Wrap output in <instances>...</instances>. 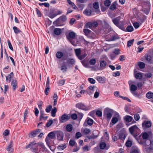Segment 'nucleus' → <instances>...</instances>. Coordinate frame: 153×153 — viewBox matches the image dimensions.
<instances>
[{"label":"nucleus","mask_w":153,"mask_h":153,"mask_svg":"<svg viewBox=\"0 0 153 153\" xmlns=\"http://www.w3.org/2000/svg\"><path fill=\"white\" fill-rule=\"evenodd\" d=\"M141 131L138 126L134 125V137L137 142L141 145L145 143L146 145L148 146L152 143L151 141L149 140V136L152 135V132H149L148 133L146 132H143L139 136Z\"/></svg>","instance_id":"obj_1"},{"label":"nucleus","mask_w":153,"mask_h":153,"mask_svg":"<svg viewBox=\"0 0 153 153\" xmlns=\"http://www.w3.org/2000/svg\"><path fill=\"white\" fill-rule=\"evenodd\" d=\"M150 0H143L142 2V11L148 15L150 10Z\"/></svg>","instance_id":"obj_2"},{"label":"nucleus","mask_w":153,"mask_h":153,"mask_svg":"<svg viewBox=\"0 0 153 153\" xmlns=\"http://www.w3.org/2000/svg\"><path fill=\"white\" fill-rule=\"evenodd\" d=\"M76 35V33L73 31L70 32L68 36H67L68 39L70 41L72 44L75 46H76L78 43V41H76V42H75L73 40L75 39Z\"/></svg>","instance_id":"obj_3"},{"label":"nucleus","mask_w":153,"mask_h":153,"mask_svg":"<svg viewBox=\"0 0 153 153\" xmlns=\"http://www.w3.org/2000/svg\"><path fill=\"white\" fill-rule=\"evenodd\" d=\"M104 115L108 119H110L112 115L111 110L108 108H106L104 110Z\"/></svg>","instance_id":"obj_4"},{"label":"nucleus","mask_w":153,"mask_h":153,"mask_svg":"<svg viewBox=\"0 0 153 153\" xmlns=\"http://www.w3.org/2000/svg\"><path fill=\"white\" fill-rule=\"evenodd\" d=\"M86 26L90 28L92 27H96L98 25V23L97 21H93L92 22H89L86 24Z\"/></svg>","instance_id":"obj_5"},{"label":"nucleus","mask_w":153,"mask_h":153,"mask_svg":"<svg viewBox=\"0 0 153 153\" xmlns=\"http://www.w3.org/2000/svg\"><path fill=\"white\" fill-rule=\"evenodd\" d=\"M40 129H37L30 132L28 134L29 137L31 138L35 137L40 132Z\"/></svg>","instance_id":"obj_6"},{"label":"nucleus","mask_w":153,"mask_h":153,"mask_svg":"<svg viewBox=\"0 0 153 153\" xmlns=\"http://www.w3.org/2000/svg\"><path fill=\"white\" fill-rule=\"evenodd\" d=\"M71 118L70 115L69 114H64L62 116L61 119L60 120V121L61 123H64Z\"/></svg>","instance_id":"obj_7"},{"label":"nucleus","mask_w":153,"mask_h":153,"mask_svg":"<svg viewBox=\"0 0 153 153\" xmlns=\"http://www.w3.org/2000/svg\"><path fill=\"white\" fill-rule=\"evenodd\" d=\"M76 107L85 110H88L90 108V106L86 107L82 103H78L76 105Z\"/></svg>","instance_id":"obj_8"},{"label":"nucleus","mask_w":153,"mask_h":153,"mask_svg":"<svg viewBox=\"0 0 153 153\" xmlns=\"http://www.w3.org/2000/svg\"><path fill=\"white\" fill-rule=\"evenodd\" d=\"M56 133L58 140L60 141L63 140L64 137L63 132L60 131H56Z\"/></svg>","instance_id":"obj_9"},{"label":"nucleus","mask_w":153,"mask_h":153,"mask_svg":"<svg viewBox=\"0 0 153 153\" xmlns=\"http://www.w3.org/2000/svg\"><path fill=\"white\" fill-rule=\"evenodd\" d=\"M13 146V141H10L9 143L7 148V150L8 153H13V149L12 148Z\"/></svg>","instance_id":"obj_10"},{"label":"nucleus","mask_w":153,"mask_h":153,"mask_svg":"<svg viewBox=\"0 0 153 153\" xmlns=\"http://www.w3.org/2000/svg\"><path fill=\"white\" fill-rule=\"evenodd\" d=\"M120 18L117 17L113 19L112 21L114 25L119 28H121L122 26L119 25V24L121 23L120 22Z\"/></svg>","instance_id":"obj_11"},{"label":"nucleus","mask_w":153,"mask_h":153,"mask_svg":"<svg viewBox=\"0 0 153 153\" xmlns=\"http://www.w3.org/2000/svg\"><path fill=\"white\" fill-rule=\"evenodd\" d=\"M84 14L87 16H90L91 14V7L88 6L83 12Z\"/></svg>","instance_id":"obj_12"},{"label":"nucleus","mask_w":153,"mask_h":153,"mask_svg":"<svg viewBox=\"0 0 153 153\" xmlns=\"http://www.w3.org/2000/svg\"><path fill=\"white\" fill-rule=\"evenodd\" d=\"M100 70H102L105 68L107 65L106 62L103 60H100Z\"/></svg>","instance_id":"obj_13"},{"label":"nucleus","mask_w":153,"mask_h":153,"mask_svg":"<svg viewBox=\"0 0 153 153\" xmlns=\"http://www.w3.org/2000/svg\"><path fill=\"white\" fill-rule=\"evenodd\" d=\"M37 143L35 142V141H33L31 142L28 145H27L26 148L30 147H31L33 149L36 150L37 149Z\"/></svg>","instance_id":"obj_14"},{"label":"nucleus","mask_w":153,"mask_h":153,"mask_svg":"<svg viewBox=\"0 0 153 153\" xmlns=\"http://www.w3.org/2000/svg\"><path fill=\"white\" fill-rule=\"evenodd\" d=\"M128 84L130 86V90L132 94L134 93V82L132 80H130Z\"/></svg>","instance_id":"obj_15"},{"label":"nucleus","mask_w":153,"mask_h":153,"mask_svg":"<svg viewBox=\"0 0 153 153\" xmlns=\"http://www.w3.org/2000/svg\"><path fill=\"white\" fill-rule=\"evenodd\" d=\"M17 81L16 79H13L11 83V85L13 87V91H15L17 87Z\"/></svg>","instance_id":"obj_16"},{"label":"nucleus","mask_w":153,"mask_h":153,"mask_svg":"<svg viewBox=\"0 0 153 153\" xmlns=\"http://www.w3.org/2000/svg\"><path fill=\"white\" fill-rule=\"evenodd\" d=\"M56 134V131H52L48 134V137H49L50 139H53L55 137Z\"/></svg>","instance_id":"obj_17"},{"label":"nucleus","mask_w":153,"mask_h":153,"mask_svg":"<svg viewBox=\"0 0 153 153\" xmlns=\"http://www.w3.org/2000/svg\"><path fill=\"white\" fill-rule=\"evenodd\" d=\"M97 79L100 83H105L106 81L105 77L101 76H98L97 78Z\"/></svg>","instance_id":"obj_18"},{"label":"nucleus","mask_w":153,"mask_h":153,"mask_svg":"<svg viewBox=\"0 0 153 153\" xmlns=\"http://www.w3.org/2000/svg\"><path fill=\"white\" fill-rule=\"evenodd\" d=\"M143 126L144 125L146 127L148 128L151 126L152 124L151 122L149 121H145L142 124Z\"/></svg>","instance_id":"obj_19"},{"label":"nucleus","mask_w":153,"mask_h":153,"mask_svg":"<svg viewBox=\"0 0 153 153\" xmlns=\"http://www.w3.org/2000/svg\"><path fill=\"white\" fill-rule=\"evenodd\" d=\"M143 74L140 72L138 73L135 74V76L137 79H141L143 77Z\"/></svg>","instance_id":"obj_20"},{"label":"nucleus","mask_w":153,"mask_h":153,"mask_svg":"<svg viewBox=\"0 0 153 153\" xmlns=\"http://www.w3.org/2000/svg\"><path fill=\"white\" fill-rule=\"evenodd\" d=\"M66 129L67 131L71 132L73 129V126L71 124H68L66 126Z\"/></svg>","instance_id":"obj_21"},{"label":"nucleus","mask_w":153,"mask_h":153,"mask_svg":"<svg viewBox=\"0 0 153 153\" xmlns=\"http://www.w3.org/2000/svg\"><path fill=\"white\" fill-rule=\"evenodd\" d=\"M54 32L56 35H59L62 33V30L60 29L56 28L54 30Z\"/></svg>","instance_id":"obj_22"},{"label":"nucleus","mask_w":153,"mask_h":153,"mask_svg":"<svg viewBox=\"0 0 153 153\" xmlns=\"http://www.w3.org/2000/svg\"><path fill=\"white\" fill-rule=\"evenodd\" d=\"M63 56V53L60 51L58 52L56 54V57L58 59L61 58Z\"/></svg>","instance_id":"obj_23"},{"label":"nucleus","mask_w":153,"mask_h":153,"mask_svg":"<svg viewBox=\"0 0 153 153\" xmlns=\"http://www.w3.org/2000/svg\"><path fill=\"white\" fill-rule=\"evenodd\" d=\"M61 70L63 71V72H66L67 71V68L64 63H63L62 64V65H61Z\"/></svg>","instance_id":"obj_24"},{"label":"nucleus","mask_w":153,"mask_h":153,"mask_svg":"<svg viewBox=\"0 0 153 153\" xmlns=\"http://www.w3.org/2000/svg\"><path fill=\"white\" fill-rule=\"evenodd\" d=\"M36 145H37V149L38 148L39 149L41 148H43L44 147V145H43V143L42 142H39L38 143H37Z\"/></svg>","instance_id":"obj_25"},{"label":"nucleus","mask_w":153,"mask_h":153,"mask_svg":"<svg viewBox=\"0 0 153 153\" xmlns=\"http://www.w3.org/2000/svg\"><path fill=\"white\" fill-rule=\"evenodd\" d=\"M57 110L56 107H54L51 111V115L53 117L55 116V114L57 111Z\"/></svg>","instance_id":"obj_26"},{"label":"nucleus","mask_w":153,"mask_h":153,"mask_svg":"<svg viewBox=\"0 0 153 153\" xmlns=\"http://www.w3.org/2000/svg\"><path fill=\"white\" fill-rule=\"evenodd\" d=\"M138 65L141 69H143L145 67V65L144 63L140 62L138 63Z\"/></svg>","instance_id":"obj_27"},{"label":"nucleus","mask_w":153,"mask_h":153,"mask_svg":"<svg viewBox=\"0 0 153 153\" xmlns=\"http://www.w3.org/2000/svg\"><path fill=\"white\" fill-rule=\"evenodd\" d=\"M146 97L148 99H151L153 97V93L149 91L146 94Z\"/></svg>","instance_id":"obj_28"},{"label":"nucleus","mask_w":153,"mask_h":153,"mask_svg":"<svg viewBox=\"0 0 153 153\" xmlns=\"http://www.w3.org/2000/svg\"><path fill=\"white\" fill-rule=\"evenodd\" d=\"M67 62L68 63L71 64L72 65L74 64L75 62V61L74 59L71 58L68 59L67 60Z\"/></svg>","instance_id":"obj_29"},{"label":"nucleus","mask_w":153,"mask_h":153,"mask_svg":"<svg viewBox=\"0 0 153 153\" xmlns=\"http://www.w3.org/2000/svg\"><path fill=\"white\" fill-rule=\"evenodd\" d=\"M50 87L49 85H46V88L45 90V93L47 95L48 94V92L50 91Z\"/></svg>","instance_id":"obj_30"},{"label":"nucleus","mask_w":153,"mask_h":153,"mask_svg":"<svg viewBox=\"0 0 153 153\" xmlns=\"http://www.w3.org/2000/svg\"><path fill=\"white\" fill-rule=\"evenodd\" d=\"M75 51L77 57L81 54V50L80 48L75 49Z\"/></svg>","instance_id":"obj_31"},{"label":"nucleus","mask_w":153,"mask_h":153,"mask_svg":"<svg viewBox=\"0 0 153 153\" xmlns=\"http://www.w3.org/2000/svg\"><path fill=\"white\" fill-rule=\"evenodd\" d=\"M9 134L10 131L8 129L5 130L3 133V135L4 136H8Z\"/></svg>","instance_id":"obj_32"},{"label":"nucleus","mask_w":153,"mask_h":153,"mask_svg":"<svg viewBox=\"0 0 153 153\" xmlns=\"http://www.w3.org/2000/svg\"><path fill=\"white\" fill-rule=\"evenodd\" d=\"M125 119L126 122H129L132 120V117L130 116H127L125 117Z\"/></svg>","instance_id":"obj_33"},{"label":"nucleus","mask_w":153,"mask_h":153,"mask_svg":"<svg viewBox=\"0 0 153 153\" xmlns=\"http://www.w3.org/2000/svg\"><path fill=\"white\" fill-rule=\"evenodd\" d=\"M66 147L65 144H64L61 146H59L57 148L59 150H63Z\"/></svg>","instance_id":"obj_34"},{"label":"nucleus","mask_w":153,"mask_h":153,"mask_svg":"<svg viewBox=\"0 0 153 153\" xmlns=\"http://www.w3.org/2000/svg\"><path fill=\"white\" fill-rule=\"evenodd\" d=\"M87 122L88 125L91 126L93 123V121L91 119L88 118L87 121Z\"/></svg>","instance_id":"obj_35"},{"label":"nucleus","mask_w":153,"mask_h":153,"mask_svg":"<svg viewBox=\"0 0 153 153\" xmlns=\"http://www.w3.org/2000/svg\"><path fill=\"white\" fill-rule=\"evenodd\" d=\"M28 114L27 110V109L25 110V112L24 116V123L26 122V119L27 118V114Z\"/></svg>","instance_id":"obj_36"},{"label":"nucleus","mask_w":153,"mask_h":153,"mask_svg":"<svg viewBox=\"0 0 153 153\" xmlns=\"http://www.w3.org/2000/svg\"><path fill=\"white\" fill-rule=\"evenodd\" d=\"M110 9L111 10H113L114 9L116 8V4L115 3H114L113 4H112L111 6L110 7Z\"/></svg>","instance_id":"obj_37"},{"label":"nucleus","mask_w":153,"mask_h":153,"mask_svg":"<svg viewBox=\"0 0 153 153\" xmlns=\"http://www.w3.org/2000/svg\"><path fill=\"white\" fill-rule=\"evenodd\" d=\"M129 131L130 133L134 136V126L131 127L129 128Z\"/></svg>","instance_id":"obj_38"},{"label":"nucleus","mask_w":153,"mask_h":153,"mask_svg":"<svg viewBox=\"0 0 153 153\" xmlns=\"http://www.w3.org/2000/svg\"><path fill=\"white\" fill-rule=\"evenodd\" d=\"M134 39L128 41L127 42V46L128 47L131 46L132 45H133Z\"/></svg>","instance_id":"obj_39"},{"label":"nucleus","mask_w":153,"mask_h":153,"mask_svg":"<svg viewBox=\"0 0 153 153\" xmlns=\"http://www.w3.org/2000/svg\"><path fill=\"white\" fill-rule=\"evenodd\" d=\"M13 72L11 73L8 76H6V80L7 81L8 80V78L10 79L11 78L13 77Z\"/></svg>","instance_id":"obj_40"},{"label":"nucleus","mask_w":153,"mask_h":153,"mask_svg":"<svg viewBox=\"0 0 153 153\" xmlns=\"http://www.w3.org/2000/svg\"><path fill=\"white\" fill-rule=\"evenodd\" d=\"M75 143L76 142L74 140H70L69 144V145H70V146H74Z\"/></svg>","instance_id":"obj_41"},{"label":"nucleus","mask_w":153,"mask_h":153,"mask_svg":"<svg viewBox=\"0 0 153 153\" xmlns=\"http://www.w3.org/2000/svg\"><path fill=\"white\" fill-rule=\"evenodd\" d=\"M145 58L146 60L148 62H150L151 59V57L150 55H146Z\"/></svg>","instance_id":"obj_42"},{"label":"nucleus","mask_w":153,"mask_h":153,"mask_svg":"<svg viewBox=\"0 0 153 153\" xmlns=\"http://www.w3.org/2000/svg\"><path fill=\"white\" fill-rule=\"evenodd\" d=\"M86 54H84L81 55V54L77 56L78 58L80 60L83 59L86 56Z\"/></svg>","instance_id":"obj_43"},{"label":"nucleus","mask_w":153,"mask_h":153,"mask_svg":"<svg viewBox=\"0 0 153 153\" xmlns=\"http://www.w3.org/2000/svg\"><path fill=\"white\" fill-rule=\"evenodd\" d=\"M13 29L15 33L16 34H17L21 32V31H20L18 28H17L16 27L14 26L13 27Z\"/></svg>","instance_id":"obj_44"},{"label":"nucleus","mask_w":153,"mask_h":153,"mask_svg":"<svg viewBox=\"0 0 153 153\" xmlns=\"http://www.w3.org/2000/svg\"><path fill=\"white\" fill-rule=\"evenodd\" d=\"M96 62V60L95 59H92L90 60L89 63L91 65H94L95 64Z\"/></svg>","instance_id":"obj_45"},{"label":"nucleus","mask_w":153,"mask_h":153,"mask_svg":"<svg viewBox=\"0 0 153 153\" xmlns=\"http://www.w3.org/2000/svg\"><path fill=\"white\" fill-rule=\"evenodd\" d=\"M126 138L125 134L123 133H121L119 134V138L122 140H124Z\"/></svg>","instance_id":"obj_46"},{"label":"nucleus","mask_w":153,"mask_h":153,"mask_svg":"<svg viewBox=\"0 0 153 153\" xmlns=\"http://www.w3.org/2000/svg\"><path fill=\"white\" fill-rule=\"evenodd\" d=\"M132 144V142L131 141L128 140L126 143V145L128 147H130L131 146Z\"/></svg>","instance_id":"obj_47"},{"label":"nucleus","mask_w":153,"mask_h":153,"mask_svg":"<svg viewBox=\"0 0 153 153\" xmlns=\"http://www.w3.org/2000/svg\"><path fill=\"white\" fill-rule=\"evenodd\" d=\"M93 7L94 8L96 9H98L99 7L98 3L97 2L94 3L93 4Z\"/></svg>","instance_id":"obj_48"},{"label":"nucleus","mask_w":153,"mask_h":153,"mask_svg":"<svg viewBox=\"0 0 153 153\" xmlns=\"http://www.w3.org/2000/svg\"><path fill=\"white\" fill-rule=\"evenodd\" d=\"M53 122L52 120H50L46 123V126L47 127H50L53 124Z\"/></svg>","instance_id":"obj_49"},{"label":"nucleus","mask_w":153,"mask_h":153,"mask_svg":"<svg viewBox=\"0 0 153 153\" xmlns=\"http://www.w3.org/2000/svg\"><path fill=\"white\" fill-rule=\"evenodd\" d=\"M52 108V106L51 105H50L48 106L46 108L45 111L46 112L48 113L51 110Z\"/></svg>","instance_id":"obj_50"},{"label":"nucleus","mask_w":153,"mask_h":153,"mask_svg":"<svg viewBox=\"0 0 153 153\" xmlns=\"http://www.w3.org/2000/svg\"><path fill=\"white\" fill-rule=\"evenodd\" d=\"M118 121V118L116 117H113L111 120V122L114 124L116 123Z\"/></svg>","instance_id":"obj_51"},{"label":"nucleus","mask_w":153,"mask_h":153,"mask_svg":"<svg viewBox=\"0 0 153 153\" xmlns=\"http://www.w3.org/2000/svg\"><path fill=\"white\" fill-rule=\"evenodd\" d=\"M71 118L73 120H75L77 118V115L75 114H74L70 115Z\"/></svg>","instance_id":"obj_52"},{"label":"nucleus","mask_w":153,"mask_h":153,"mask_svg":"<svg viewBox=\"0 0 153 153\" xmlns=\"http://www.w3.org/2000/svg\"><path fill=\"white\" fill-rule=\"evenodd\" d=\"M111 4V1L109 0H106L105 1L104 4L106 6H109Z\"/></svg>","instance_id":"obj_53"},{"label":"nucleus","mask_w":153,"mask_h":153,"mask_svg":"<svg viewBox=\"0 0 153 153\" xmlns=\"http://www.w3.org/2000/svg\"><path fill=\"white\" fill-rule=\"evenodd\" d=\"M106 145L105 143H102L100 144V148L101 149H104L106 147Z\"/></svg>","instance_id":"obj_54"},{"label":"nucleus","mask_w":153,"mask_h":153,"mask_svg":"<svg viewBox=\"0 0 153 153\" xmlns=\"http://www.w3.org/2000/svg\"><path fill=\"white\" fill-rule=\"evenodd\" d=\"M82 64L85 67L88 68L89 67L88 64L85 61L83 60L81 62Z\"/></svg>","instance_id":"obj_55"},{"label":"nucleus","mask_w":153,"mask_h":153,"mask_svg":"<svg viewBox=\"0 0 153 153\" xmlns=\"http://www.w3.org/2000/svg\"><path fill=\"white\" fill-rule=\"evenodd\" d=\"M140 118L139 115L138 114H134V120L136 121H138Z\"/></svg>","instance_id":"obj_56"},{"label":"nucleus","mask_w":153,"mask_h":153,"mask_svg":"<svg viewBox=\"0 0 153 153\" xmlns=\"http://www.w3.org/2000/svg\"><path fill=\"white\" fill-rule=\"evenodd\" d=\"M7 43L8 44V45L9 47V48L12 51H13V47L12 46V45L10 42V41L9 40H8L7 41Z\"/></svg>","instance_id":"obj_57"},{"label":"nucleus","mask_w":153,"mask_h":153,"mask_svg":"<svg viewBox=\"0 0 153 153\" xmlns=\"http://www.w3.org/2000/svg\"><path fill=\"white\" fill-rule=\"evenodd\" d=\"M82 136L81 133L79 132H77L76 134L75 137L77 139L79 138Z\"/></svg>","instance_id":"obj_58"},{"label":"nucleus","mask_w":153,"mask_h":153,"mask_svg":"<svg viewBox=\"0 0 153 153\" xmlns=\"http://www.w3.org/2000/svg\"><path fill=\"white\" fill-rule=\"evenodd\" d=\"M83 131L85 134H88L90 132L91 130L89 129L86 128Z\"/></svg>","instance_id":"obj_59"},{"label":"nucleus","mask_w":153,"mask_h":153,"mask_svg":"<svg viewBox=\"0 0 153 153\" xmlns=\"http://www.w3.org/2000/svg\"><path fill=\"white\" fill-rule=\"evenodd\" d=\"M88 80L92 84H94L95 83V80L92 78H89L88 79Z\"/></svg>","instance_id":"obj_60"},{"label":"nucleus","mask_w":153,"mask_h":153,"mask_svg":"<svg viewBox=\"0 0 153 153\" xmlns=\"http://www.w3.org/2000/svg\"><path fill=\"white\" fill-rule=\"evenodd\" d=\"M126 29L127 31L131 32L133 31V27L131 26H128L127 27Z\"/></svg>","instance_id":"obj_61"},{"label":"nucleus","mask_w":153,"mask_h":153,"mask_svg":"<svg viewBox=\"0 0 153 153\" xmlns=\"http://www.w3.org/2000/svg\"><path fill=\"white\" fill-rule=\"evenodd\" d=\"M113 52L116 55H118L120 53V50L118 49H114Z\"/></svg>","instance_id":"obj_62"},{"label":"nucleus","mask_w":153,"mask_h":153,"mask_svg":"<svg viewBox=\"0 0 153 153\" xmlns=\"http://www.w3.org/2000/svg\"><path fill=\"white\" fill-rule=\"evenodd\" d=\"M82 149L84 152L89 150V147L88 146H85L82 147Z\"/></svg>","instance_id":"obj_63"},{"label":"nucleus","mask_w":153,"mask_h":153,"mask_svg":"<svg viewBox=\"0 0 153 153\" xmlns=\"http://www.w3.org/2000/svg\"><path fill=\"white\" fill-rule=\"evenodd\" d=\"M96 114L99 117H101L102 116V112L100 110H97L96 112Z\"/></svg>","instance_id":"obj_64"}]
</instances>
